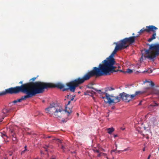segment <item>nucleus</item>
I'll return each mask as SVG.
<instances>
[{"instance_id": "nucleus-1", "label": "nucleus", "mask_w": 159, "mask_h": 159, "mask_svg": "<svg viewBox=\"0 0 159 159\" xmlns=\"http://www.w3.org/2000/svg\"><path fill=\"white\" fill-rule=\"evenodd\" d=\"M120 50L116 46L111 55L100 64L98 67H94L92 70L86 73L82 78H79L75 80L77 84H80L87 80L93 76L97 77L110 75L111 73L117 72L116 67L114 66L116 62L114 56L118 50Z\"/></svg>"}, {"instance_id": "nucleus-2", "label": "nucleus", "mask_w": 159, "mask_h": 159, "mask_svg": "<svg viewBox=\"0 0 159 159\" xmlns=\"http://www.w3.org/2000/svg\"><path fill=\"white\" fill-rule=\"evenodd\" d=\"M120 50L116 46L111 55L100 64L98 67H94L92 70L86 73L82 78H79L75 80L77 84H80L87 80L93 76L97 77L110 75L111 73L117 72L116 67L114 66L116 62L114 56L118 50Z\"/></svg>"}, {"instance_id": "nucleus-3", "label": "nucleus", "mask_w": 159, "mask_h": 159, "mask_svg": "<svg viewBox=\"0 0 159 159\" xmlns=\"http://www.w3.org/2000/svg\"><path fill=\"white\" fill-rule=\"evenodd\" d=\"M20 92L25 94L26 95L22 96L20 99L14 101L13 103L20 102L22 100L32 98L36 94H39L35 82H30L24 84L20 86H16L6 89L0 93V96L7 94H16Z\"/></svg>"}, {"instance_id": "nucleus-4", "label": "nucleus", "mask_w": 159, "mask_h": 159, "mask_svg": "<svg viewBox=\"0 0 159 159\" xmlns=\"http://www.w3.org/2000/svg\"><path fill=\"white\" fill-rule=\"evenodd\" d=\"M83 77H84V76ZM82 78L79 77L74 80L66 83V85L68 87L66 88H64L65 87L64 85L60 83H58L56 84H54L52 83L37 81L35 82V83L39 94L43 93L45 89L55 87L60 89H63L62 91H67L69 89L70 91L74 92L75 91L76 87L79 86L80 85L84 82L82 83L77 84L75 82V80L79 78H82Z\"/></svg>"}, {"instance_id": "nucleus-5", "label": "nucleus", "mask_w": 159, "mask_h": 159, "mask_svg": "<svg viewBox=\"0 0 159 159\" xmlns=\"http://www.w3.org/2000/svg\"><path fill=\"white\" fill-rule=\"evenodd\" d=\"M149 46L148 49H144V55L143 54L141 59L143 60V56L145 59L148 58L154 61L156 57L159 55V44H147Z\"/></svg>"}, {"instance_id": "nucleus-6", "label": "nucleus", "mask_w": 159, "mask_h": 159, "mask_svg": "<svg viewBox=\"0 0 159 159\" xmlns=\"http://www.w3.org/2000/svg\"><path fill=\"white\" fill-rule=\"evenodd\" d=\"M64 110L61 106H58L54 102L50 103L49 106L45 109L46 113L54 115L57 118L61 117Z\"/></svg>"}, {"instance_id": "nucleus-7", "label": "nucleus", "mask_w": 159, "mask_h": 159, "mask_svg": "<svg viewBox=\"0 0 159 159\" xmlns=\"http://www.w3.org/2000/svg\"><path fill=\"white\" fill-rule=\"evenodd\" d=\"M126 102H129V94L125 92L120 93L119 96H114L112 100L109 101L110 103H116L119 102L121 100Z\"/></svg>"}, {"instance_id": "nucleus-8", "label": "nucleus", "mask_w": 159, "mask_h": 159, "mask_svg": "<svg viewBox=\"0 0 159 159\" xmlns=\"http://www.w3.org/2000/svg\"><path fill=\"white\" fill-rule=\"evenodd\" d=\"M93 89L95 91L98 92V93L100 94L101 97L104 99L105 102L106 103H108L109 104H111L112 103H110L109 101L110 100H112L113 99V97L114 96L112 95H110L108 93H106V92H102L100 90H97L93 87L91 88Z\"/></svg>"}, {"instance_id": "nucleus-9", "label": "nucleus", "mask_w": 159, "mask_h": 159, "mask_svg": "<svg viewBox=\"0 0 159 159\" xmlns=\"http://www.w3.org/2000/svg\"><path fill=\"white\" fill-rule=\"evenodd\" d=\"M115 43L120 50L126 48L129 46V44L127 43L125 38Z\"/></svg>"}, {"instance_id": "nucleus-10", "label": "nucleus", "mask_w": 159, "mask_h": 159, "mask_svg": "<svg viewBox=\"0 0 159 159\" xmlns=\"http://www.w3.org/2000/svg\"><path fill=\"white\" fill-rule=\"evenodd\" d=\"M115 43L120 50L126 48L129 46V44L127 43L125 38Z\"/></svg>"}, {"instance_id": "nucleus-11", "label": "nucleus", "mask_w": 159, "mask_h": 159, "mask_svg": "<svg viewBox=\"0 0 159 159\" xmlns=\"http://www.w3.org/2000/svg\"><path fill=\"white\" fill-rule=\"evenodd\" d=\"M157 29V28L153 25L147 26L146 29L144 28L142 29L138 32V33H139V34H140L143 33L145 31L148 33L151 31H154L155 29Z\"/></svg>"}, {"instance_id": "nucleus-12", "label": "nucleus", "mask_w": 159, "mask_h": 159, "mask_svg": "<svg viewBox=\"0 0 159 159\" xmlns=\"http://www.w3.org/2000/svg\"><path fill=\"white\" fill-rule=\"evenodd\" d=\"M148 95L150 94L159 95V90L153 89L150 86H147Z\"/></svg>"}, {"instance_id": "nucleus-13", "label": "nucleus", "mask_w": 159, "mask_h": 159, "mask_svg": "<svg viewBox=\"0 0 159 159\" xmlns=\"http://www.w3.org/2000/svg\"><path fill=\"white\" fill-rule=\"evenodd\" d=\"M9 112V110L6 109L2 110V112L0 113V123L2 121L4 118L7 115V114Z\"/></svg>"}, {"instance_id": "nucleus-14", "label": "nucleus", "mask_w": 159, "mask_h": 159, "mask_svg": "<svg viewBox=\"0 0 159 159\" xmlns=\"http://www.w3.org/2000/svg\"><path fill=\"white\" fill-rule=\"evenodd\" d=\"M11 134L12 136V139L13 141V143L14 144H16L18 142V139L16 137V135L13 129H10Z\"/></svg>"}, {"instance_id": "nucleus-15", "label": "nucleus", "mask_w": 159, "mask_h": 159, "mask_svg": "<svg viewBox=\"0 0 159 159\" xmlns=\"http://www.w3.org/2000/svg\"><path fill=\"white\" fill-rule=\"evenodd\" d=\"M147 86L144 87L142 91H137L135 92V95L136 96L142 95L143 94L146 93L148 95Z\"/></svg>"}, {"instance_id": "nucleus-16", "label": "nucleus", "mask_w": 159, "mask_h": 159, "mask_svg": "<svg viewBox=\"0 0 159 159\" xmlns=\"http://www.w3.org/2000/svg\"><path fill=\"white\" fill-rule=\"evenodd\" d=\"M127 43L128 44H131L134 43L135 41V37H130L129 38H125Z\"/></svg>"}, {"instance_id": "nucleus-17", "label": "nucleus", "mask_w": 159, "mask_h": 159, "mask_svg": "<svg viewBox=\"0 0 159 159\" xmlns=\"http://www.w3.org/2000/svg\"><path fill=\"white\" fill-rule=\"evenodd\" d=\"M157 29H155L154 30V31H152L153 32V34L152 35V37L148 39V41L149 42H151L153 40L155 39H156V30H157Z\"/></svg>"}, {"instance_id": "nucleus-18", "label": "nucleus", "mask_w": 159, "mask_h": 159, "mask_svg": "<svg viewBox=\"0 0 159 159\" xmlns=\"http://www.w3.org/2000/svg\"><path fill=\"white\" fill-rule=\"evenodd\" d=\"M148 83L149 84V86H150L151 87H153L155 85V84L152 81H149L147 80H146L145 81H143V84H145L146 83Z\"/></svg>"}, {"instance_id": "nucleus-19", "label": "nucleus", "mask_w": 159, "mask_h": 159, "mask_svg": "<svg viewBox=\"0 0 159 159\" xmlns=\"http://www.w3.org/2000/svg\"><path fill=\"white\" fill-rule=\"evenodd\" d=\"M70 102H71V100H69L68 101V103L66 105V106H67L68 105H69L70 104ZM65 111L66 112H67V113H68L69 115L72 112V111L71 110H70V109H69V110H68L67 107H66Z\"/></svg>"}, {"instance_id": "nucleus-20", "label": "nucleus", "mask_w": 159, "mask_h": 159, "mask_svg": "<svg viewBox=\"0 0 159 159\" xmlns=\"http://www.w3.org/2000/svg\"><path fill=\"white\" fill-rule=\"evenodd\" d=\"M107 130L108 131V133L109 134H111L115 130L114 129L113 127L108 128L107 129Z\"/></svg>"}, {"instance_id": "nucleus-21", "label": "nucleus", "mask_w": 159, "mask_h": 159, "mask_svg": "<svg viewBox=\"0 0 159 159\" xmlns=\"http://www.w3.org/2000/svg\"><path fill=\"white\" fill-rule=\"evenodd\" d=\"M158 104L155 102V103H154L152 104H150L148 106V108L149 109H150L154 107L157 106H158Z\"/></svg>"}, {"instance_id": "nucleus-22", "label": "nucleus", "mask_w": 159, "mask_h": 159, "mask_svg": "<svg viewBox=\"0 0 159 159\" xmlns=\"http://www.w3.org/2000/svg\"><path fill=\"white\" fill-rule=\"evenodd\" d=\"M136 96V95H135V93L134 94H132V95H129V101L130 100H131L132 99H133Z\"/></svg>"}, {"instance_id": "nucleus-23", "label": "nucleus", "mask_w": 159, "mask_h": 159, "mask_svg": "<svg viewBox=\"0 0 159 159\" xmlns=\"http://www.w3.org/2000/svg\"><path fill=\"white\" fill-rule=\"evenodd\" d=\"M120 71L121 72H124L125 73H129V74L133 72L132 70L129 69H127V70L125 72H124L123 71H122V70H120Z\"/></svg>"}, {"instance_id": "nucleus-24", "label": "nucleus", "mask_w": 159, "mask_h": 159, "mask_svg": "<svg viewBox=\"0 0 159 159\" xmlns=\"http://www.w3.org/2000/svg\"><path fill=\"white\" fill-rule=\"evenodd\" d=\"M86 93H90L92 94H93L95 93V92L93 90H87L86 91Z\"/></svg>"}, {"instance_id": "nucleus-25", "label": "nucleus", "mask_w": 159, "mask_h": 159, "mask_svg": "<svg viewBox=\"0 0 159 159\" xmlns=\"http://www.w3.org/2000/svg\"><path fill=\"white\" fill-rule=\"evenodd\" d=\"M114 89L112 87L108 88H107V89L106 90V91H107V90L111 91L114 90Z\"/></svg>"}, {"instance_id": "nucleus-26", "label": "nucleus", "mask_w": 159, "mask_h": 159, "mask_svg": "<svg viewBox=\"0 0 159 159\" xmlns=\"http://www.w3.org/2000/svg\"><path fill=\"white\" fill-rule=\"evenodd\" d=\"M53 139L55 140L57 142V143H61V141L59 139Z\"/></svg>"}, {"instance_id": "nucleus-27", "label": "nucleus", "mask_w": 159, "mask_h": 159, "mask_svg": "<svg viewBox=\"0 0 159 159\" xmlns=\"http://www.w3.org/2000/svg\"><path fill=\"white\" fill-rule=\"evenodd\" d=\"M128 150L132 151V150L130 149L129 147H128L124 149L122 151L123 152H125Z\"/></svg>"}, {"instance_id": "nucleus-28", "label": "nucleus", "mask_w": 159, "mask_h": 159, "mask_svg": "<svg viewBox=\"0 0 159 159\" xmlns=\"http://www.w3.org/2000/svg\"><path fill=\"white\" fill-rule=\"evenodd\" d=\"M146 72L148 73H151L152 72V70L150 69H149L147 70L146 71Z\"/></svg>"}, {"instance_id": "nucleus-29", "label": "nucleus", "mask_w": 159, "mask_h": 159, "mask_svg": "<svg viewBox=\"0 0 159 159\" xmlns=\"http://www.w3.org/2000/svg\"><path fill=\"white\" fill-rule=\"evenodd\" d=\"M1 136L2 137H3L4 136H6V137L7 138V135H6V134H2V133H1Z\"/></svg>"}, {"instance_id": "nucleus-30", "label": "nucleus", "mask_w": 159, "mask_h": 159, "mask_svg": "<svg viewBox=\"0 0 159 159\" xmlns=\"http://www.w3.org/2000/svg\"><path fill=\"white\" fill-rule=\"evenodd\" d=\"M37 78V77H33L30 80V81H34L36 80Z\"/></svg>"}, {"instance_id": "nucleus-31", "label": "nucleus", "mask_w": 159, "mask_h": 159, "mask_svg": "<svg viewBox=\"0 0 159 159\" xmlns=\"http://www.w3.org/2000/svg\"><path fill=\"white\" fill-rule=\"evenodd\" d=\"M27 150V149H25L23 151H22L21 153V155H22L24 153H25V152Z\"/></svg>"}, {"instance_id": "nucleus-32", "label": "nucleus", "mask_w": 159, "mask_h": 159, "mask_svg": "<svg viewBox=\"0 0 159 159\" xmlns=\"http://www.w3.org/2000/svg\"><path fill=\"white\" fill-rule=\"evenodd\" d=\"M75 97V96H73V97H72L70 96V98H71L69 99L71 101H73L74 99V97Z\"/></svg>"}, {"instance_id": "nucleus-33", "label": "nucleus", "mask_w": 159, "mask_h": 159, "mask_svg": "<svg viewBox=\"0 0 159 159\" xmlns=\"http://www.w3.org/2000/svg\"><path fill=\"white\" fill-rule=\"evenodd\" d=\"M61 148L62 150H64V149H65V147L62 145H61Z\"/></svg>"}, {"instance_id": "nucleus-34", "label": "nucleus", "mask_w": 159, "mask_h": 159, "mask_svg": "<svg viewBox=\"0 0 159 159\" xmlns=\"http://www.w3.org/2000/svg\"><path fill=\"white\" fill-rule=\"evenodd\" d=\"M12 153L11 152H10L9 153V155L10 156H11L12 155Z\"/></svg>"}, {"instance_id": "nucleus-35", "label": "nucleus", "mask_w": 159, "mask_h": 159, "mask_svg": "<svg viewBox=\"0 0 159 159\" xmlns=\"http://www.w3.org/2000/svg\"><path fill=\"white\" fill-rule=\"evenodd\" d=\"M70 95H67V96H66V98H67V99H70Z\"/></svg>"}, {"instance_id": "nucleus-36", "label": "nucleus", "mask_w": 159, "mask_h": 159, "mask_svg": "<svg viewBox=\"0 0 159 159\" xmlns=\"http://www.w3.org/2000/svg\"><path fill=\"white\" fill-rule=\"evenodd\" d=\"M19 84H22L21 85H22V84H23V81H20L19 82Z\"/></svg>"}, {"instance_id": "nucleus-37", "label": "nucleus", "mask_w": 159, "mask_h": 159, "mask_svg": "<svg viewBox=\"0 0 159 159\" xmlns=\"http://www.w3.org/2000/svg\"><path fill=\"white\" fill-rule=\"evenodd\" d=\"M95 151L98 153H99V151L98 150H96Z\"/></svg>"}, {"instance_id": "nucleus-38", "label": "nucleus", "mask_w": 159, "mask_h": 159, "mask_svg": "<svg viewBox=\"0 0 159 159\" xmlns=\"http://www.w3.org/2000/svg\"><path fill=\"white\" fill-rule=\"evenodd\" d=\"M116 149L115 150H113L111 151V152H115L116 151Z\"/></svg>"}, {"instance_id": "nucleus-39", "label": "nucleus", "mask_w": 159, "mask_h": 159, "mask_svg": "<svg viewBox=\"0 0 159 159\" xmlns=\"http://www.w3.org/2000/svg\"><path fill=\"white\" fill-rule=\"evenodd\" d=\"M151 155H149V156L148 157L147 159H149L150 158V157H151Z\"/></svg>"}, {"instance_id": "nucleus-40", "label": "nucleus", "mask_w": 159, "mask_h": 159, "mask_svg": "<svg viewBox=\"0 0 159 159\" xmlns=\"http://www.w3.org/2000/svg\"><path fill=\"white\" fill-rule=\"evenodd\" d=\"M117 136V134H114V138H116Z\"/></svg>"}, {"instance_id": "nucleus-41", "label": "nucleus", "mask_w": 159, "mask_h": 159, "mask_svg": "<svg viewBox=\"0 0 159 159\" xmlns=\"http://www.w3.org/2000/svg\"><path fill=\"white\" fill-rule=\"evenodd\" d=\"M98 157L101 156V153L98 154Z\"/></svg>"}, {"instance_id": "nucleus-42", "label": "nucleus", "mask_w": 159, "mask_h": 159, "mask_svg": "<svg viewBox=\"0 0 159 159\" xmlns=\"http://www.w3.org/2000/svg\"><path fill=\"white\" fill-rule=\"evenodd\" d=\"M115 144V146L116 147V149L117 148V145L116 144Z\"/></svg>"}, {"instance_id": "nucleus-43", "label": "nucleus", "mask_w": 159, "mask_h": 159, "mask_svg": "<svg viewBox=\"0 0 159 159\" xmlns=\"http://www.w3.org/2000/svg\"><path fill=\"white\" fill-rule=\"evenodd\" d=\"M139 36V35H137L136 36H133V37H135V39L136 38H137Z\"/></svg>"}, {"instance_id": "nucleus-44", "label": "nucleus", "mask_w": 159, "mask_h": 159, "mask_svg": "<svg viewBox=\"0 0 159 159\" xmlns=\"http://www.w3.org/2000/svg\"><path fill=\"white\" fill-rule=\"evenodd\" d=\"M88 88H90V89H91V88H90L92 87H90V86H88Z\"/></svg>"}, {"instance_id": "nucleus-45", "label": "nucleus", "mask_w": 159, "mask_h": 159, "mask_svg": "<svg viewBox=\"0 0 159 159\" xmlns=\"http://www.w3.org/2000/svg\"><path fill=\"white\" fill-rule=\"evenodd\" d=\"M51 136H48V137H47L46 138H51Z\"/></svg>"}, {"instance_id": "nucleus-46", "label": "nucleus", "mask_w": 159, "mask_h": 159, "mask_svg": "<svg viewBox=\"0 0 159 159\" xmlns=\"http://www.w3.org/2000/svg\"><path fill=\"white\" fill-rule=\"evenodd\" d=\"M145 148H144L143 149V151L144 152L145 151Z\"/></svg>"}, {"instance_id": "nucleus-47", "label": "nucleus", "mask_w": 159, "mask_h": 159, "mask_svg": "<svg viewBox=\"0 0 159 159\" xmlns=\"http://www.w3.org/2000/svg\"><path fill=\"white\" fill-rule=\"evenodd\" d=\"M26 148H27V146H25V149H26Z\"/></svg>"}, {"instance_id": "nucleus-48", "label": "nucleus", "mask_w": 159, "mask_h": 159, "mask_svg": "<svg viewBox=\"0 0 159 159\" xmlns=\"http://www.w3.org/2000/svg\"><path fill=\"white\" fill-rule=\"evenodd\" d=\"M51 159H56L55 158H51Z\"/></svg>"}, {"instance_id": "nucleus-49", "label": "nucleus", "mask_w": 159, "mask_h": 159, "mask_svg": "<svg viewBox=\"0 0 159 159\" xmlns=\"http://www.w3.org/2000/svg\"><path fill=\"white\" fill-rule=\"evenodd\" d=\"M27 134H30V133H29V132L28 133H27Z\"/></svg>"}, {"instance_id": "nucleus-50", "label": "nucleus", "mask_w": 159, "mask_h": 159, "mask_svg": "<svg viewBox=\"0 0 159 159\" xmlns=\"http://www.w3.org/2000/svg\"><path fill=\"white\" fill-rule=\"evenodd\" d=\"M78 93H80V92L79 91V92H78Z\"/></svg>"}, {"instance_id": "nucleus-51", "label": "nucleus", "mask_w": 159, "mask_h": 159, "mask_svg": "<svg viewBox=\"0 0 159 159\" xmlns=\"http://www.w3.org/2000/svg\"><path fill=\"white\" fill-rule=\"evenodd\" d=\"M144 128L145 130L146 129V128L145 127H144Z\"/></svg>"}, {"instance_id": "nucleus-52", "label": "nucleus", "mask_w": 159, "mask_h": 159, "mask_svg": "<svg viewBox=\"0 0 159 159\" xmlns=\"http://www.w3.org/2000/svg\"><path fill=\"white\" fill-rule=\"evenodd\" d=\"M132 34H133V35H134V34L133 33Z\"/></svg>"}, {"instance_id": "nucleus-53", "label": "nucleus", "mask_w": 159, "mask_h": 159, "mask_svg": "<svg viewBox=\"0 0 159 159\" xmlns=\"http://www.w3.org/2000/svg\"><path fill=\"white\" fill-rule=\"evenodd\" d=\"M77 114L78 116L79 115V114L78 113H77Z\"/></svg>"}, {"instance_id": "nucleus-54", "label": "nucleus", "mask_w": 159, "mask_h": 159, "mask_svg": "<svg viewBox=\"0 0 159 159\" xmlns=\"http://www.w3.org/2000/svg\"><path fill=\"white\" fill-rule=\"evenodd\" d=\"M46 151H47V149H46Z\"/></svg>"}]
</instances>
